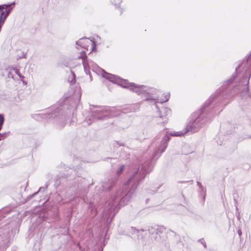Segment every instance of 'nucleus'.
I'll return each instance as SVG.
<instances>
[{
  "label": "nucleus",
  "instance_id": "1",
  "mask_svg": "<svg viewBox=\"0 0 251 251\" xmlns=\"http://www.w3.org/2000/svg\"><path fill=\"white\" fill-rule=\"evenodd\" d=\"M102 75L103 77L110 81L117 84L123 88H127L138 95L145 94L146 92L145 90L146 87L144 85H137L134 83L129 82L127 80L122 79L118 76L107 73L104 71H103Z\"/></svg>",
  "mask_w": 251,
  "mask_h": 251
},
{
  "label": "nucleus",
  "instance_id": "2",
  "mask_svg": "<svg viewBox=\"0 0 251 251\" xmlns=\"http://www.w3.org/2000/svg\"><path fill=\"white\" fill-rule=\"evenodd\" d=\"M149 172L150 171L149 170H146L144 168V167H143L142 168L140 172L138 171H136L134 172L132 176L130 177L128 179L127 182L125 184V187L127 185L131 186L129 191L130 194L128 193L126 195V196L121 200L120 203H122L123 201H124L126 199L129 197V195H131L132 192L136 189L139 181L143 179L145 177V175Z\"/></svg>",
  "mask_w": 251,
  "mask_h": 251
},
{
  "label": "nucleus",
  "instance_id": "3",
  "mask_svg": "<svg viewBox=\"0 0 251 251\" xmlns=\"http://www.w3.org/2000/svg\"><path fill=\"white\" fill-rule=\"evenodd\" d=\"M121 110L115 107H103L93 112L95 119H103L105 117H113L120 115Z\"/></svg>",
  "mask_w": 251,
  "mask_h": 251
},
{
  "label": "nucleus",
  "instance_id": "4",
  "mask_svg": "<svg viewBox=\"0 0 251 251\" xmlns=\"http://www.w3.org/2000/svg\"><path fill=\"white\" fill-rule=\"evenodd\" d=\"M201 118L198 116L195 119L192 123H190V125H188L186 127V130L185 132L177 131L175 132H172L169 134L172 136H183L187 132L192 131L193 132H197L201 126Z\"/></svg>",
  "mask_w": 251,
  "mask_h": 251
},
{
  "label": "nucleus",
  "instance_id": "5",
  "mask_svg": "<svg viewBox=\"0 0 251 251\" xmlns=\"http://www.w3.org/2000/svg\"><path fill=\"white\" fill-rule=\"evenodd\" d=\"M120 198H112L109 200L107 205V210L109 214L113 213L114 215L118 211L119 209L118 205L119 204Z\"/></svg>",
  "mask_w": 251,
  "mask_h": 251
},
{
  "label": "nucleus",
  "instance_id": "6",
  "mask_svg": "<svg viewBox=\"0 0 251 251\" xmlns=\"http://www.w3.org/2000/svg\"><path fill=\"white\" fill-rule=\"evenodd\" d=\"M76 44L80 46L82 48L88 50L89 45L92 46V51L94 50L95 47V43L94 41L90 40L88 38H84L80 39L76 42Z\"/></svg>",
  "mask_w": 251,
  "mask_h": 251
},
{
  "label": "nucleus",
  "instance_id": "7",
  "mask_svg": "<svg viewBox=\"0 0 251 251\" xmlns=\"http://www.w3.org/2000/svg\"><path fill=\"white\" fill-rule=\"evenodd\" d=\"M78 59H82V64L84 69L85 72L89 70V62L87 59V56L85 51H82L80 52V55L78 57Z\"/></svg>",
  "mask_w": 251,
  "mask_h": 251
},
{
  "label": "nucleus",
  "instance_id": "8",
  "mask_svg": "<svg viewBox=\"0 0 251 251\" xmlns=\"http://www.w3.org/2000/svg\"><path fill=\"white\" fill-rule=\"evenodd\" d=\"M53 113L49 114L48 113H39L33 115V118L37 121H41L43 119H48L52 117Z\"/></svg>",
  "mask_w": 251,
  "mask_h": 251
},
{
  "label": "nucleus",
  "instance_id": "9",
  "mask_svg": "<svg viewBox=\"0 0 251 251\" xmlns=\"http://www.w3.org/2000/svg\"><path fill=\"white\" fill-rule=\"evenodd\" d=\"M170 140V137L166 135L163 139L160 148L158 149L157 151H159L160 153L164 151L165 149L167 147V142Z\"/></svg>",
  "mask_w": 251,
  "mask_h": 251
},
{
  "label": "nucleus",
  "instance_id": "10",
  "mask_svg": "<svg viewBox=\"0 0 251 251\" xmlns=\"http://www.w3.org/2000/svg\"><path fill=\"white\" fill-rule=\"evenodd\" d=\"M162 227L158 226H149L148 227V231L150 234H158L159 232H162Z\"/></svg>",
  "mask_w": 251,
  "mask_h": 251
},
{
  "label": "nucleus",
  "instance_id": "11",
  "mask_svg": "<svg viewBox=\"0 0 251 251\" xmlns=\"http://www.w3.org/2000/svg\"><path fill=\"white\" fill-rule=\"evenodd\" d=\"M161 112H163L164 113H166L165 115H161L159 117L160 119H162L164 121L162 122V123L164 124L165 123H167L168 118L166 117V116L170 114L171 113V110L167 108V107H164L162 108V110L161 111Z\"/></svg>",
  "mask_w": 251,
  "mask_h": 251
},
{
  "label": "nucleus",
  "instance_id": "12",
  "mask_svg": "<svg viewBox=\"0 0 251 251\" xmlns=\"http://www.w3.org/2000/svg\"><path fill=\"white\" fill-rule=\"evenodd\" d=\"M124 168H125L124 165H122L120 166V167L117 170V173H116L118 176H120L123 173Z\"/></svg>",
  "mask_w": 251,
  "mask_h": 251
},
{
  "label": "nucleus",
  "instance_id": "13",
  "mask_svg": "<svg viewBox=\"0 0 251 251\" xmlns=\"http://www.w3.org/2000/svg\"><path fill=\"white\" fill-rule=\"evenodd\" d=\"M14 70L15 71V73L20 78L22 79L24 78V76L20 73V71L18 69L14 68Z\"/></svg>",
  "mask_w": 251,
  "mask_h": 251
},
{
  "label": "nucleus",
  "instance_id": "14",
  "mask_svg": "<svg viewBox=\"0 0 251 251\" xmlns=\"http://www.w3.org/2000/svg\"><path fill=\"white\" fill-rule=\"evenodd\" d=\"M170 95L169 93L165 95V99L162 100V101L161 102H164L168 101L170 98Z\"/></svg>",
  "mask_w": 251,
  "mask_h": 251
},
{
  "label": "nucleus",
  "instance_id": "15",
  "mask_svg": "<svg viewBox=\"0 0 251 251\" xmlns=\"http://www.w3.org/2000/svg\"><path fill=\"white\" fill-rule=\"evenodd\" d=\"M10 5V4L9 5L3 4V5H0V12L2 11V9H5L6 7L9 6Z\"/></svg>",
  "mask_w": 251,
  "mask_h": 251
},
{
  "label": "nucleus",
  "instance_id": "16",
  "mask_svg": "<svg viewBox=\"0 0 251 251\" xmlns=\"http://www.w3.org/2000/svg\"><path fill=\"white\" fill-rule=\"evenodd\" d=\"M245 90L243 92H242V96L244 95V94L245 93H248V91H249V88L248 87H246V88H245Z\"/></svg>",
  "mask_w": 251,
  "mask_h": 251
},
{
  "label": "nucleus",
  "instance_id": "17",
  "mask_svg": "<svg viewBox=\"0 0 251 251\" xmlns=\"http://www.w3.org/2000/svg\"><path fill=\"white\" fill-rule=\"evenodd\" d=\"M199 242H200L203 245V247L205 248H206V244L205 243L203 242V239L199 240Z\"/></svg>",
  "mask_w": 251,
  "mask_h": 251
},
{
  "label": "nucleus",
  "instance_id": "18",
  "mask_svg": "<svg viewBox=\"0 0 251 251\" xmlns=\"http://www.w3.org/2000/svg\"><path fill=\"white\" fill-rule=\"evenodd\" d=\"M103 187L105 190H110L111 189V186H103Z\"/></svg>",
  "mask_w": 251,
  "mask_h": 251
},
{
  "label": "nucleus",
  "instance_id": "19",
  "mask_svg": "<svg viewBox=\"0 0 251 251\" xmlns=\"http://www.w3.org/2000/svg\"><path fill=\"white\" fill-rule=\"evenodd\" d=\"M201 113V111H199L198 112H196V113H195L193 115V116H194V117H195L196 116H197V115H199Z\"/></svg>",
  "mask_w": 251,
  "mask_h": 251
},
{
  "label": "nucleus",
  "instance_id": "20",
  "mask_svg": "<svg viewBox=\"0 0 251 251\" xmlns=\"http://www.w3.org/2000/svg\"><path fill=\"white\" fill-rule=\"evenodd\" d=\"M8 77H11L12 78H14L13 75L10 72L8 73Z\"/></svg>",
  "mask_w": 251,
  "mask_h": 251
},
{
  "label": "nucleus",
  "instance_id": "21",
  "mask_svg": "<svg viewBox=\"0 0 251 251\" xmlns=\"http://www.w3.org/2000/svg\"><path fill=\"white\" fill-rule=\"evenodd\" d=\"M251 59V54L249 55L248 57L247 62L248 63V62Z\"/></svg>",
  "mask_w": 251,
  "mask_h": 251
},
{
  "label": "nucleus",
  "instance_id": "22",
  "mask_svg": "<svg viewBox=\"0 0 251 251\" xmlns=\"http://www.w3.org/2000/svg\"><path fill=\"white\" fill-rule=\"evenodd\" d=\"M71 73L72 74L74 79H75V75L74 72L71 71Z\"/></svg>",
  "mask_w": 251,
  "mask_h": 251
},
{
  "label": "nucleus",
  "instance_id": "23",
  "mask_svg": "<svg viewBox=\"0 0 251 251\" xmlns=\"http://www.w3.org/2000/svg\"><path fill=\"white\" fill-rule=\"evenodd\" d=\"M197 184L200 188L202 187L201 184L200 182L197 181Z\"/></svg>",
  "mask_w": 251,
  "mask_h": 251
},
{
  "label": "nucleus",
  "instance_id": "24",
  "mask_svg": "<svg viewBox=\"0 0 251 251\" xmlns=\"http://www.w3.org/2000/svg\"><path fill=\"white\" fill-rule=\"evenodd\" d=\"M238 233L239 235L240 236L242 235L241 230H238Z\"/></svg>",
  "mask_w": 251,
  "mask_h": 251
},
{
  "label": "nucleus",
  "instance_id": "25",
  "mask_svg": "<svg viewBox=\"0 0 251 251\" xmlns=\"http://www.w3.org/2000/svg\"><path fill=\"white\" fill-rule=\"evenodd\" d=\"M236 210H238V209L237 207H236Z\"/></svg>",
  "mask_w": 251,
  "mask_h": 251
},
{
  "label": "nucleus",
  "instance_id": "26",
  "mask_svg": "<svg viewBox=\"0 0 251 251\" xmlns=\"http://www.w3.org/2000/svg\"><path fill=\"white\" fill-rule=\"evenodd\" d=\"M237 69H238V68H237L236 69V71H237Z\"/></svg>",
  "mask_w": 251,
  "mask_h": 251
},
{
  "label": "nucleus",
  "instance_id": "27",
  "mask_svg": "<svg viewBox=\"0 0 251 251\" xmlns=\"http://www.w3.org/2000/svg\"><path fill=\"white\" fill-rule=\"evenodd\" d=\"M119 1H121V0H119Z\"/></svg>",
  "mask_w": 251,
  "mask_h": 251
}]
</instances>
